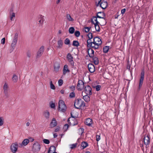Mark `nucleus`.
Listing matches in <instances>:
<instances>
[{"mask_svg": "<svg viewBox=\"0 0 153 153\" xmlns=\"http://www.w3.org/2000/svg\"><path fill=\"white\" fill-rule=\"evenodd\" d=\"M91 58L92 59V61L95 64L97 65L98 64L99 61L97 57L94 56V55L93 57H91Z\"/></svg>", "mask_w": 153, "mask_h": 153, "instance_id": "nucleus-17", "label": "nucleus"}, {"mask_svg": "<svg viewBox=\"0 0 153 153\" xmlns=\"http://www.w3.org/2000/svg\"><path fill=\"white\" fill-rule=\"evenodd\" d=\"M60 129V127L58 126L57 127V128H56V129L55 130V132H57Z\"/></svg>", "mask_w": 153, "mask_h": 153, "instance_id": "nucleus-62", "label": "nucleus"}, {"mask_svg": "<svg viewBox=\"0 0 153 153\" xmlns=\"http://www.w3.org/2000/svg\"><path fill=\"white\" fill-rule=\"evenodd\" d=\"M97 18L100 19H105L104 17H105V13L103 12H100L97 13L96 16H95Z\"/></svg>", "mask_w": 153, "mask_h": 153, "instance_id": "nucleus-13", "label": "nucleus"}, {"mask_svg": "<svg viewBox=\"0 0 153 153\" xmlns=\"http://www.w3.org/2000/svg\"><path fill=\"white\" fill-rule=\"evenodd\" d=\"M10 19L11 21H13V17H15V13H12L11 14V15H10Z\"/></svg>", "mask_w": 153, "mask_h": 153, "instance_id": "nucleus-50", "label": "nucleus"}, {"mask_svg": "<svg viewBox=\"0 0 153 153\" xmlns=\"http://www.w3.org/2000/svg\"><path fill=\"white\" fill-rule=\"evenodd\" d=\"M72 45L74 46L77 47L79 45V43L78 41L74 40L73 42Z\"/></svg>", "mask_w": 153, "mask_h": 153, "instance_id": "nucleus-31", "label": "nucleus"}, {"mask_svg": "<svg viewBox=\"0 0 153 153\" xmlns=\"http://www.w3.org/2000/svg\"><path fill=\"white\" fill-rule=\"evenodd\" d=\"M77 144L75 143V144H73L71 145V148L72 149H73L75 148L76 147V146Z\"/></svg>", "mask_w": 153, "mask_h": 153, "instance_id": "nucleus-53", "label": "nucleus"}, {"mask_svg": "<svg viewBox=\"0 0 153 153\" xmlns=\"http://www.w3.org/2000/svg\"><path fill=\"white\" fill-rule=\"evenodd\" d=\"M70 88L71 89V90L73 91H74L75 90V87L74 86H72L70 87Z\"/></svg>", "mask_w": 153, "mask_h": 153, "instance_id": "nucleus-58", "label": "nucleus"}, {"mask_svg": "<svg viewBox=\"0 0 153 153\" xmlns=\"http://www.w3.org/2000/svg\"><path fill=\"white\" fill-rule=\"evenodd\" d=\"M67 58L68 62L71 64V66H74V62L73 61V56H72L70 53H68L67 54Z\"/></svg>", "mask_w": 153, "mask_h": 153, "instance_id": "nucleus-7", "label": "nucleus"}, {"mask_svg": "<svg viewBox=\"0 0 153 153\" xmlns=\"http://www.w3.org/2000/svg\"><path fill=\"white\" fill-rule=\"evenodd\" d=\"M5 38H2L1 40V43L2 44H4L5 43Z\"/></svg>", "mask_w": 153, "mask_h": 153, "instance_id": "nucleus-59", "label": "nucleus"}, {"mask_svg": "<svg viewBox=\"0 0 153 153\" xmlns=\"http://www.w3.org/2000/svg\"><path fill=\"white\" fill-rule=\"evenodd\" d=\"M81 99H78L75 100L74 106L76 108L80 109V105L81 102Z\"/></svg>", "mask_w": 153, "mask_h": 153, "instance_id": "nucleus-9", "label": "nucleus"}, {"mask_svg": "<svg viewBox=\"0 0 153 153\" xmlns=\"http://www.w3.org/2000/svg\"><path fill=\"white\" fill-rule=\"evenodd\" d=\"M84 87V83L81 80H78L77 86V89L78 91H81Z\"/></svg>", "mask_w": 153, "mask_h": 153, "instance_id": "nucleus-5", "label": "nucleus"}, {"mask_svg": "<svg viewBox=\"0 0 153 153\" xmlns=\"http://www.w3.org/2000/svg\"><path fill=\"white\" fill-rule=\"evenodd\" d=\"M53 137L55 138L57 136V134L56 133H54L53 134Z\"/></svg>", "mask_w": 153, "mask_h": 153, "instance_id": "nucleus-64", "label": "nucleus"}, {"mask_svg": "<svg viewBox=\"0 0 153 153\" xmlns=\"http://www.w3.org/2000/svg\"><path fill=\"white\" fill-rule=\"evenodd\" d=\"M109 49V46H105L103 48V51L104 53H107Z\"/></svg>", "mask_w": 153, "mask_h": 153, "instance_id": "nucleus-34", "label": "nucleus"}, {"mask_svg": "<svg viewBox=\"0 0 153 153\" xmlns=\"http://www.w3.org/2000/svg\"><path fill=\"white\" fill-rule=\"evenodd\" d=\"M92 23L94 24H99V22L97 21V18L96 17H93L91 19Z\"/></svg>", "mask_w": 153, "mask_h": 153, "instance_id": "nucleus-22", "label": "nucleus"}, {"mask_svg": "<svg viewBox=\"0 0 153 153\" xmlns=\"http://www.w3.org/2000/svg\"><path fill=\"white\" fill-rule=\"evenodd\" d=\"M59 68L60 66L59 65H58L57 67H56L55 66L54 68V71H55L56 72H57L58 71Z\"/></svg>", "mask_w": 153, "mask_h": 153, "instance_id": "nucleus-41", "label": "nucleus"}, {"mask_svg": "<svg viewBox=\"0 0 153 153\" xmlns=\"http://www.w3.org/2000/svg\"><path fill=\"white\" fill-rule=\"evenodd\" d=\"M68 127L69 125L67 124H66L64 125L63 129L65 131H66L68 129Z\"/></svg>", "mask_w": 153, "mask_h": 153, "instance_id": "nucleus-39", "label": "nucleus"}, {"mask_svg": "<svg viewBox=\"0 0 153 153\" xmlns=\"http://www.w3.org/2000/svg\"><path fill=\"white\" fill-rule=\"evenodd\" d=\"M102 0H99L98 1V4H96V6H98L100 5V7L103 9H105L108 6L107 2L106 1H103L101 3Z\"/></svg>", "mask_w": 153, "mask_h": 153, "instance_id": "nucleus-4", "label": "nucleus"}, {"mask_svg": "<svg viewBox=\"0 0 153 153\" xmlns=\"http://www.w3.org/2000/svg\"><path fill=\"white\" fill-rule=\"evenodd\" d=\"M85 92L87 95H91L92 94V88L90 86L88 85L85 87Z\"/></svg>", "mask_w": 153, "mask_h": 153, "instance_id": "nucleus-6", "label": "nucleus"}, {"mask_svg": "<svg viewBox=\"0 0 153 153\" xmlns=\"http://www.w3.org/2000/svg\"><path fill=\"white\" fill-rule=\"evenodd\" d=\"M38 20H39L38 22L39 23L38 24H40L39 26H41L42 27V25L45 21L44 16L42 15H40L38 18Z\"/></svg>", "mask_w": 153, "mask_h": 153, "instance_id": "nucleus-12", "label": "nucleus"}, {"mask_svg": "<svg viewBox=\"0 0 153 153\" xmlns=\"http://www.w3.org/2000/svg\"><path fill=\"white\" fill-rule=\"evenodd\" d=\"M4 123V120L2 117H0V126L3 125Z\"/></svg>", "mask_w": 153, "mask_h": 153, "instance_id": "nucleus-44", "label": "nucleus"}, {"mask_svg": "<svg viewBox=\"0 0 153 153\" xmlns=\"http://www.w3.org/2000/svg\"><path fill=\"white\" fill-rule=\"evenodd\" d=\"M92 123V120L90 118H87L85 122V125L88 126H91Z\"/></svg>", "mask_w": 153, "mask_h": 153, "instance_id": "nucleus-20", "label": "nucleus"}, {"mask_svg": "<svg viewBox=\"0 0 153 153\" xmlns=\"http://www.w3.org/2000/svg\"><path fill=\"white\" fill-rule=\"evenodd\" d=\"M59 110L63 112H65L66 110V105L64 102L62 100H60L59 101Z\"/></svg>", "mask_w": 153, "mask_h": 153, "instance_id": "nucleus-3", "label": "nucleus"}, {"mask_svg": "<svg viewBox=\"0 0 153 153\" xmlns=\"http://www.w3.org/2000/svg\"><path fill=\"white\" fill-rule=\"evenodd\" d=\"M70 71L68 69V65H65L64 66L63 69V75H65L67 73L69 72Z\"/></svg>", "mask_w": 153, "mask_h": 153, "instance_id": "nucleus-19", "label": "nucleus"}, {"mask_svg": "<svg viewBox=\"0 0 153 153\" xmlns=\"http://www.w3.org/2000/svg\"><path fill=\"white\" fill-rule=\"evenodd\" d=\"M29 139H25L23 141L21 145L22 146L23 145L24 146H26L29 143Z\"/></svg>", "mask_w": 153, "mask_h": 153, "instance_id": "nucleus-29", "label": "nucleus"}, {"mask_svg": "<svg viewBox=\"0 0 153 153\" xmlns=\"http://www.w3.org/2000/svg\"><path fill=\"white\" fill-rule=\"evenodd\" d=\"M13 11V8H10V15H11V13H12Z\"/></svg>", "mask_w": 153, "mask_h": 153, "instance_id": "nucleus-63", "label": "nucleus"}, {"mask_svg": "<svg viewBox=\"0 0 153 153\" xmlns=\"http://www.w3.org/2000/svg\"><path fill=\"white\" fill-rule=\"evenodd\" d=\"M87 36L89 39H92L93 37L92 33L91 32H89L88 33V34L87 35Z\"/></svg>", "mask_w": 153, "mask_h": 153, "instance_id": "nucleus-47", "label": "nucleus"}, {"mask_svg": "<svg viewBox=\"0 0 153 153\" xmlns=\"http://www.w3.org/2000/svg\"><path fill=\"white\" fill-rule=\"evenodd\" d=\"M93 42L99 46L102 43L101 39L98 37L96 36L93 39Z\"/></svg>", "mask_w": 153, "mask_h": 153, "instance_id": "nucleus-8", "label": "nucleus"}, {"mask_svg": "<svg viewBox=\"0 0 153 153\" xmlns=\"http://www.w3.org/2000/svg\"><path fill=\"white\" fill-rule=\"evenodd\" d=\"M74 123L73 124L74 126L77 125L78 123V122L77 120L75 118L74 119Z\"/></svg>", "mask_w": 153, "mask_h": 153, "instance_id": "nucleus-57", "label": "nucleus"}, {"mask_svg": "<svg viewBox=\"0 0 153 153\" xmlns=\"http://www.w3.org/2000/svg\"><path fill=\"white\" fill-rule=\"evenodd\" d=\"M88 68L89 71L91 73H93L95 70L94 65L92 64H88Z\"/></svg>", "mask_w": 153, "mask_h": 153, "instance_id": "nucleus-16", "label": "nucleus"}, {"mask_svg": "<svg viewBox=\"0 0 153 153\" xmlns=\"http://www.w3.org/2000/svg\"><path fill=\"white\" fill-rule=\"evenodd\" d=\"M18 80L17 76L16 75H14L13 77V81L16 82H17Z\"/></svg>", "mask_w": 153, "mask_h": 153, "instance_id": "nucleus-38", "label": "nucleus"}, {"mask_svg": "<svg viewBox=\"0 0 153 153\" xmlns=\"http://www.w3.org/2000/svg\"><path fill=\"white\" fill-rule=\"evenodd\" d=\"M43 142L46 144H49L50 143L49 140L48 139H44L43 140Z\"/></svg>", "mask_w": 153, "mask_h": 153, "instance_id": "nucleus-51", "label": "nucleus"}, {"mask_svg": "<svg viewBox=\"0 0 153 153\" xmlns=\"http://www.w3.org/2000/svg\"><path fill=\"white\" fill-rule=\"evenodd\" d=\"M149 135H145L143 139L144 144L146 145H148L150 143Z\"/></svg>", "mask_w": 153, "mask_h": 153, "instance_id": "nucleus-15", "label": "nucleus"}, {"mask_svg": "<svg viewBox=\"0 0 153 153\" xmlns=\"http://www.w3.org/2000/svg\"><path fill=\"white\" fill-rule=\"evenodd\" d=\"M50 87L51 89L53 90H55L56 87L55 85L53 84L52 81L51 80L50 82Z\"/></svg>", "mask_w": 153, "mask_h": 153, "instance_id": "nucleus-33", "label": "nucleus"}, {"mask_svg": "<svg viewBox=\"0 0 153 153\" xmlns=\"http://www.w3.org/2000/svg\"><path fill=\"white\" fill-rule=\"evenodd\" d=\"M56 148L54 146H51L49 148V149L48 151V153H53V151H56Z\"/></svg>", "mask_w": 153, "mask_h": 153, "instance_id": "nucleus-23", "label": "nucleus"}, {"mask_svg": "<svg viewBox=\"0 0 153 153\" xmlns=\"http://www.w3.org/2000/svg\"><path fill=\"white\" fill-rule=\"evenodd\" d=\"M91 44L89 45V47L91 48H94V49H97L99 48V46L98 45L95 44V43H94L92 42V43H91Z\"/></svg>", "mask_w": 153, "mask_h": 153, "instance_id": "nucleus-24", "label": "nucleus"}, {"mask_svg": "<svg viewBox=\"0 0 153 153\" xmlns=\"http://www.w3.org/2000/svg\"><path fill=\"white\" fill-rule=\"evenodd\" d=\"M64 43L65 45H69L70 44V41L68 38H66L64 41Z\"/></svg>", "mask_w": 153, "mask_h": 153, "instance_id": "nucleus-37", "label": "nucleus"}, {"mask_svg": "<svg viewBox=\"0 0 153 153\" xmlns=\"http://www.w3.org/2000/svg\"><path fill=\"white\" fill-rule=\"evenodd\" d=\"M69 97L71 98H72L75 97V94L74 92H72L70 94Z\"/></svg>", "mask_w": 153, "mask_h": 153, "instance_id": "nucleus-46", "label": "nucleus"}, {"mask_svg": "<svg viewBox=\"0 0 153 153\" xmlns=\"http://www.w3.org/2000/svg\"><path fill=\"white\" fill-rule=\"evenodd\" d=\"M96 30L98 32L100 31V27L99 24H94Z\"/></svg>", "mask_w": 153, "mask_h": 153, "instance_id": "nucleus-35", "label": "nucleus"}, {"mask_svg": "<svg viewBox=\"0 0 153 153\" xmlns=\"http://www.w3.org/2000/svg\"><path fill=\"white\" fill-rule=\"evenodd\" d=\"M85 105V103L84 101H83L82 100H81V102L80 105V109L81 107H84Z\"/></svg>", "mask_w": 153, "mask_h": 153, "instance_id": "nucleus-42", "label": "nucleus"}, {"mask_svg": "<svg viewBox=\"0 0 153 153\" xmlns=\"http://www.w3.org/2000/svg\"><path fill=\"white\" fill-rule=\"evenodd\" d=\"M18 146V144L16 143H13L10 146V149L13 153H15L17 151Z\"/></svg>", "mask_w": 153, "mask_h": 153, "instance_id": "nucleus-11", "label": "nucleus"}, {"mask_svg": "<svg viewBox=\"0 0 153 153\" xmlns=\"http://www.w3.org/2000/svg\"><path fill=\"white\" fill-rule=\"evenodd\" d=\"M4 93L6 97H8L9 96V95L8 94V90L4 91Z\"/></svg>", "mask_w": 153, "mask_h": 153, "instance_id": "nucleus-52", "label": "nucleus"}, {"mask_svg": "<svg viewBox=\"0 0 153 153\" xmlns=\"http://www.w3.org/2000/svg\"><path fill=\"white\" fill-rule=\"evenodd\" d=\"M88 146V143L86 142L83 141L82 142L81 145V146L83 148L82 149H84Z\"/></svg>", "mask_w": 153, "mask_h": 153, "instance_id": "nucleus-27", "label": "nucleus"}, {"mask_svg": "<svg viewBox=\"0 0 153 153\" xmlns=\"http://www.w3.org/2000/svg\"><path fill=\"white\" fill-rule=\"evenodd\" d=\"M18 37V34L17 33H16L15 35L12 42L11 44L10 49L9 50L10 53H11L13 52L15 49V48L17 42Z\"/></svg>", "mask_w": 153, "mask_h": 153, "instance_id": "nucleus-1", "label": "nucleus"}, {"mask_svg": "<svg viewBox=\"0 0 153 153\" xmlns=\"http://www.w3.org/2000/svg\"><path fill=\"white\" fill-rule=\"evenodd\" d=\"M8 88L7 85L6 83H5L3 87L4 91L8 90Z\"/></svg>", "mask_w": 153, "mask_h": 153, "instance_id": "nucleus-45", "label": "nucleus"}, {"mask_svg": "<svg viewBox=\"0 0 153 153\" xmlns=\"http://www.w3.org/2000/svg\"><path fill=\"white\" fill-rule=\"evenodd\" d=\"M145 76V71L144 70H142L140 75L138 90L139 91L141 88L143 83Z\"/></svg>", "mask_w": 153, "mask_h": 153, "instance_id": "nucleus-2", "label": "nucleus"}, {"mask_svg": "<svg viewBox=\"0 0 153 153\" xmlns=\"http://www.w3.org/2000/svg\"><path fill=\"white\" fill-rule=\"evenodd\" d=\"M79 129V133L80 134H82L83 133L84 129L82 128H80Z\"/></svg>", "mask_w": 153, "mask_h": 153, "instance_id": "nucleus-48", "label": "nucleus"}, {"mask_svg": "<svg viewBox=\"0 0 153 153\" xmlns=\"http://www.w3.org/2000/svg\"><path fill=\"white\" fill-rule=\"evenodd\" d=\"M75 31V29L73 27H71L69 28V32L71 34L73 33Z\"/></svg>", "mask_w": 153, "mask_h": 153, "instance_id": "nucleus-32", "label": "nucleus"}, {"mask_svg": "<svg viewBox=\"0 0 153 153\" xmlns=\"http://www.w3.org/2000/svg\"><path fill=\"white\" fill-rule=\"evenodd\" d=\"M50 107L52 108H54L55 107V104L52 103L50 104Z\"/></svg>", "mask_w": 153, "mask_h": 153, "instance_id": "nucleus-55", "label": "nucleus"}, {"mask_svg": "<svg viewBox=\"0 0 153 153\" xmlns=\"http://www.w3.org/2000/svg\"><path fill=\"white\" fill-rule=\"evenodd\" d=\"M66 18L67 20L69 21L73 22L74 21V19L71 17L69 14H67L66 15Z\"/></svg>", "mask_w": 153, "mask_h": 153, "instance_id": "nucleus-28", "label": "nucleus"}, {"mask_svg": "<svg viewBox=\"0 0 153 153\" xmlns=\"http://www.w3.org/2000/svg\"><path fill=\"white\" fill-rule=\"evenodd\" d=\"M91 39H89L87 41V46L88 47H89V45L90 44L91 45V43H92V42L91 40Z\"/></svg>", "mask_w": 153, "mask_h": 153, "instance_id": "nucleus-36", "label": "nucleus"}, {"mask_svg": "<svg viewBox=\"0 0 153 153\" xmlns=\"http://www.w3.org/2000/svg\"><path fill=\"white\" fill-rule=\"evenodd\" d=\"M101 86L100 85H97L96 86V90L98 91L100 90Z\"/></svg>", "mask_w": 153, "mask_h": 153, "instance_id": "nucleus-54", "label": "nucleus"}, {"mask_svg": "<svg viewBox=\"0 0 153 153\" xmlns=\"http://www.w3.org/2000/svg\"><path fill=\"white\" fill-rule=\"evenodd\" d=\"M89 95L86 94L83 96V98L84 100L86 102H88L90 100V97L88 96Z\"/></svg>", "mask_w": 153, "mask_h": 153, "instance_id": "nucleus-26", "label": "nucleus"}, {"mask_svg": "<svg viewBox=\"0 0 153 153\" xmlns=\"http://www.w3.org/2000/svg\"><path fill=\"white\" fill-rule=\"evenodd\" d=\"M100 139V135H96V140L98 141Z\"/></svg>", "mask_w": 153, "mask_h": 153, "instance_id": "nucleus-60", "label": "nucleus"}, {"mask_svg": "<svg viewBox=\"0 0 153 153\" xmlns=\"http://www.w3.org/2000/svg\"><path fill=\"white\" fill-rule=\"evenodd\" d=\"M57 44L58 46H57V47L59 48H61L63 45V42L62 40L61 39H60L58 41Z\"/></svg>", "mask_w": 153, "mask_h": 153, "instance_id": "nucleus-25", "label": "nucleus"}, {"mask_svg": "<svg viewBox=\"0 0 153 153\" xmlns=\"http://www.w3.org/2000/svg\"><path fill=\"white\" fill-rule=\"evenodd\" d=\"M40 145L38 142H36L33 144V149L36 152L39 151L40 150Z\"/></svg>", "mask_w": 153, "mask_h": 153, "instance_id": "nucleus-10", "label": "nucleus"}, {"mask_svg": "<svg viewBox=\"0 0 153 153\" xmlns=\"http://www.w3.org/2000/svg\"><path fill=\"white\" fill-rule=\"evenodd\" d=\"M44 50V47L43 46H42L40 47L37 53V56L38 57H40L43 53Z\"/></svg>", "mask_w": 153, "mask_h": 153, "instance_id": "nucleus-14", "label": "nucleus"}, {"mask_svg": "<svg viewBox=\"0 0 153 153\" xmlns=\"http://www.w3.org/2000/svg\"><path fill=\"white\" fill-rule=\"evenodd\" d=\"M91 28V27H85V31L86 33L88 32L89 31Z\"/></svg>", "mask_w": 153, "mask_h": 153, "instance_id": "nucleus-43", "label": "nucleus"}, {"mask_svg": "<svg viewBox=\"0 0 153 153\" xmlns=\"http://www.w3.org/2000/svg\"><path fill=\"white\" fill-rule=\"evenodd\" d=\"M126 11V9L125 8H124V9H122L121 10V13L122 14H124L125 13Z\"/></svg>", "mask_w": 153, "mask_h": 153, "instance_id": "nucleus-61", "label": "nucleus"}, {"mask_svg": "<svg viewBox=\"0 0 153 153\" xmlns=\"http://www.w3.org/2000/svg\"><path fill=\"white\" fill-rule=\"evenodd\" d=\"M45 117L47 119H48L49 117L50 113L49 111H46L44 113Z\"/></svg>", "mask_w": 153, "mask_h": 153, "instance_id": "nucleus-30", "label": "nucleus"}, {"mask_svg": "<svg viewBox=\"0 0 153 153\" xmlns=\"http://www.w3.org/2000/svg\"><path fill=\"white\" fill-rule=\"evenodd\" d=\"M27 56L28 57L30 58L31 56V53L29 51H28L27 53Z\"/></svg>", "mask_w": 153, "mask_h": 153, "instance_id": "nucleus-56", "label": "nucleus"}, {"mask_svg": "<svg viewBox=\"0 0 153 153\" xmlns=\"http://www.w3.org/2000/svg\"><path fill=\"white\" fill-rule=\"evenodd\" d=\"M58 83L59 85L61 86L63 83V81L61 79H59L58 81Z\"/></svg>", "mask_w": 153, "mask_h": 153, "instance_id": "nucleus-49", "label": "nucleus"}, {"mask_svg": "<svg viewBox=\"0 0 153 153\" xmlns=\"http://www.w3.org/2000/svg\"><path fill=\"white\" fill-rule=\"evenodd\" d=\"M74 35L76 37H78L80 35V32L78 30L76 31L75 32Z\"/></svg>", "mask_w": 153, "mask_h": 153, "instance_id": "nucleus-40", "label": "nucleus"}, {"mask_svg": "<svg viewBox=\"0 0 153 153\" xmlns=\"http://www.w3.org/2000/svg\"><path fill=\"white\" fill-rule=\"evenodd\" d=\"M57 123L56 119L54 118H53L52 119V121L51 123L50 126L51 128H53L56 126Z\"/></svg>", "mask_w": 153, "mask_h": 153, "instance_id": "nucleus-18", "label": "nucleus"}, {"mask_svg": "<svg viewBox=\"0 0 153 153\" xmlns=\"http://www.w3.org/2000/svg\"><path fill=\"white\" fill-rule=\"evenodd\" d=\"M88 52L90 57H93L94 55V51L91 48L88 49Z\"/></svg>", "mask_w": 153, "mask_h": 153, "instance_id": "nucleus-21", "label": "nucleus"}]
</instances>
